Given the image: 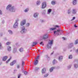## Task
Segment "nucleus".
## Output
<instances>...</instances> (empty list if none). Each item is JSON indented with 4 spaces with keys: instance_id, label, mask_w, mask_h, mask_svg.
I'll list each match as a JSON object with an SVG mask.
<instances>
[{
    "instance_id": "6",
    "label": "nucleus",
    "mask_w": 78,
    "mask_h": 78,
    "mask_svg": "<svg viewBox=\"0 0 78 78\" xmlns=\"http://www.w3.org/2000/svg\"><path fill=\"white\" fill-rule=\"evenodd\" d=\"M26 23V20L24 19L20 23L21 26H23Z\"/></svg>"
},
{
    "instance_id": "33",
    "label": "nucleus",
    "mask_w": 78,
    "mask_h": 78,
    "mask_svg": "<svg viewBox=\"0 0 78 78\" xmlns=\"http://www.w3.org/2000/svg\"><path fill=\"white\" fill-rule=\"evenodd\" d=\"M78 44V40H76V41L75 44V45H76V44Z\"/></svg>"
},
{
    "instance_id": "51",
    "label": "nucleus",
    "mask_w": 78,
    "mask_h": 78,
    "mask_svg": "<svg viewBox=\"0 0 78 78\" xmlns=\"http://www.w3.org/2000/svg\"><path fill=\"white\" fill-rule=\"evenodd\" d=\"M75 19V17H73V20H74Z\"/></svg>"
},
{
    "instance_id": "3",
    "label": "nucleus",
    "mask_w": 78,
    "mask_h": 78,
    "mask_svg": "<svg viewBox=\"0 0 78 78\" xmlns=\"http://www.w3.org/2000/svg\"><path fill=\"white\" fill-rule=\"evenodd\" d=\"M54 34L55 35V36H58V35H61V30L60 29H58L57 30V31H54Z\"/></svg>"
},
{
    "instance_id": "43",
    "label": "nucleus",
    "mask_w": 78,
    "mask_h": 78,
    "mask_svg": "<svg viewBox=\"0 0 78 78\" xmlns=\"http://www.w3.org/2000/svg\"><path fill=\"white\" fill-rule=\"evenodd\" d=\"M39 56H38L37 57V58H36V60H38V59H39Z\"/></svg>"
},
{
    "instance_id": "35",
    "label": "nucleus",
    "mask_w": 78,
    "mask_h": 78,
    "mask_svg": "<svg viewBox=\"0 0 78 78\" xmlns=\"http://www.w3.org/2000/svg\"><path fill=\"white\" fill-rule=\"evenodd\" d=\"M29 10V9L28 8H27L24 11L26 12H28V11Z\"/></svg>"
},
{
    "instance_id": "44",
    "label": "nucleus",
    "mask_w": 78,
    "mask_h": 78,
    "mask_svg": "<svg viewBox=\"0 0 78 78\" xmlns=\"http://www.w3.org/2000/svg\"><path fill=\"white\" fill-rule=\"evenodd\" d=\"M24 73L25 75H27V71H24Z\"/></svg>"
},
{
    "instance_id": "26",
    "label": "nucleus",
    "mask_w": 78,
    "mask_h": 78,
    "mask_svg": "<svg viewBox=\"0 0 78 78\" xmlns=\"http://www.w3.org/2000/svg\"><path fill=\"white\" fill-rule=\"evenodd\" d=\"M74 68L75 69H76V68H78V65L76 64H75L74 65Z\"/></svg>"
},
{
    "instance_id": "25",
    "label": "nucleus",
    "mask_w": 78,
    "mask_h": 78,
    "mask_svg": "<svg viewBox=\"0 0 78 78\" xmlns=\"http://www.w3.org/2000/svg\"><path fill=\"white\" fill-rule=\"evenodd\" d=\"M71 13V10H70V9H68L67 12V13L68 14H70Z\"/></svg>"
},
{
    "instance_id": "22",
    "label": "nucleus",
    "mask_w": 78,
    "mask_h": 78,
    "mask_svg": "<svg viewBox=\"0 0 78 78\" xmlns=\"http://www.w3.org/2000/svg\"><path fill=\"white\" fill-rule=\"evenodd\" d=\"M38 63V60H35V61H34V65H37Z\"/></svg>"
},
{
    "instance_id": "21",
    "label": "nucleus",
    "mask_w": 78,
    "mask_h": 78,
    "mask_svg": "<svg viewBox=\"0 0 78 78\" xmlns=\"http://www.w3.org/2000/svg\"><path fill=\"white\" fill-rule=\"evenodd\" d=\"M55 69V67H52L50 69V72H51L53 70V69Z\"/></svg>"
},
{
    "instance_id": "17",
    "label": "nucleus",
    "mask_w": 78,
    "mask_h": 78,
    "mask_svg": "<svg viewBox=\"0 0 78 78\" xmlns=\"http://www.w3.org/2000/svg\"><path fill=\"white\" fill-rule=\"evenodd\" d=\"M39 70V67H36L35 69V72H37L38 71V70Z\"/></svg>"
},
{
    "instance_id": "1",
    "label": "nucleus",
    "mask_w": 78,
    "mask_h": 78,
    "mask_svg": "<svg viewBox=\"0 0 78 78\" xmlns=\"http://www.w3.org/2000/svg\"><path fill=\"white\" fill-rule=\"evenodd\" d=\"M7 9H9L10 12H15L16 9L14 6L11 7V5L9 4L7 7Z\"/></svg>"
},
{
    "instance_id": "14",
    "label": "nucleus",
    "mask_w": 78,
    "mask_h": 78,
    "mask_svg": "<svg viewBox=\"0 0 78 78\" xmlns=\"http://www.w3.org/2000/svg\"><path fill=\"white\" fill-rule=\"evenodd\" d=\"M46 71V69L45 68H43V69H42V73H44L45 72V71Z\"/></svg>"
},
{
    "instance_id": "24",
    "label": "nucleus",
    "mask_w": 78,
    "mask_h": 78,
    "mask_svg": "<svg viewBox=\"0 0 78 78\" xmlns=\"http://www.w3.org/2000/svg\"><path fill=\"white\" fill-rule=\"evenodd\" d=\"M8 32L10 34H12V31L11 30H8Z\"/></svg>"
},
{
    "instance_id": "9",
    "label": "nucleus",
    "mask_w": 78,
    "mask_h": 78,
    "mask_svg": "<svg viewBox=\"0 0 78 78\" xmlns=\"http://www.w3.org/2000/svg\"><path fill=\"white\" fill-rule=\"evenodd\" d=\"M72 12L73 14H75L76 13V9H73L72 11Z\"/></svg>"
},
{
    "instance_id": "57",
    "label": "nucleus",
    "mask_w": 78,
    "mask_h": 78,
    "mask_svg": "<svg viewBox=\"0 0 78 78\" xmlns=\"http://www.w3.org/2000/svg\"><path fill=\"white\" fill-rule=\"evenodd\" d=\"M42 45H44V44H42Z\"/></svg>"
},
{
    "instance_id": "47",
    "label": "nucleus",
    "mask_w": 78,
    "mask_h": 78,
    "mask_svg": "<svg viewBox=\"0 0 78 78\" xmlns=\"http://www.w3.org/2000/svg\"><path fill=\"white\" fill-rule=\"evenodd\" d=\"M2 23H5V20H3L2 21Z\"/></svg>"
},
{
    "instance_id": "28",
    "label": "nucleus",
    "mask_w": 78,
    "mask_h": 78,
    "mask_svg": "<svg viewBox=\"0 0 78 78\" xmlns=\"http://www.w3.org/2000/svg\"><path fill=\"white\" fill-rule=\"evenodd\" d=\"M23 51V48H21L20 49V52H22Z\"/></svg>"
},
{
    "instance_id": "30",
    "label": "nucleus",
    "mask_w": 78,
    "mask_h": 78,
    "mask_svg": "<svg viewBox=\"0 0 78 78\" xmlns=\"http://www.w3.org/2000/svg\"><path fill=\"white\" fill-rule=\"evenodd\" d=\"M51 4L53 5H55V4H56V2H55V1H52Z\"/></svg>"
},
{
    "instance_id": "38",
    "label": "nucleus",
    "mask_w": 78,
    "mask_h": 78,
    "mask_svg": "<svg viewBox=\"0 0 78 78\" xmlns=\"http://www.w3.org/2000/svg\"><path fill=\"white\" fill-rule=\"evenodd\" d=\"M24 64H25V63L23 62H22V66L23 67L24 66Z\"/></svg>"
},
{
    "instance_id": "49",
    "label": "nucleus",
    "mask_w": 78,
    "mask_h": 78,
    "mask_svg": "<svg viewBox=\"0 0 78 78\" xmlns=\"http://www.w3.org/2000/svg\"><path fill=\"white\" fill-rule=\"evenodd\" d=\"M20 67V66L19 65H18L17 66V68L18 69H19Z\"/></svg>"
},
{
    "instance_id": "19",
    "label": "nucleus",
    "mask_w": 78,
    "mask_h": 78,
    "mask_svg": "<svg viewBox=\"0 0 78 78\" xmlns=\"http://www.w3.org/2000/svg\"><path fill=\"white\" fill-rule=\"evenodd\" d=\"M73 3L74 5H75L76 4V0H73Z\"/></svg>"
},
{
    "instance_id": "5",
    "label": "nucleus",
    "mask_w": 78,
    "mask_h": 78,
    "mask_svg": "<svg viewBox=\"0 0 78 78\" xmlns=\"http://www.w3.org/2000/svg\"><path fill=\"white\" fill-rule=\"evenodd\" d=\"M27 32V29H25L24 26H23L21 27V30L20 31L21 33H25Z\"/></svg>"
},
{
    "instance_id": "15",
    "label": "nucleus",
    "mask_w": 78,
    "mask_h": 78,
    "mask_svg": "<svg viewBox=\"0 0 78 78\" xmlns=\"http://www.w3.org/2000/svg\"><path fill=\"white\" fill-rule=\"evenodd\" d=\"M7 50L9 51H10L11 50V47L10 46H8L7 47Z\"/></svg>"
},
{
    "instance_id": "20",
    "label": "nucleus",
    "mask_w": 78,
    "mask_h": 78,
    "mask_svg": "<svg viewBox=\"0 0 78 78\" xmlns=\"http://www.w3.org/2000/svg\"><path fill=\"white\" fill-rule=\"evenodd\" d=\"M56 30V27L51 28H50V31H53V30Z\"/></svg>"
},
{
    "instance_id": "48",
    "label": "nucleus",
    "mask_w": 78,
    "mask_h": 78,
    "mask_svg": "<svg viewBox=\"0 0 78 78\" xmlns=\"http://www.w3.org/2000/svg\"><path fill=\"white\" fill-rule=\"evenodd\" d=\"M2 48V44L0 43V49Z\"/></svg>"
},
{
    "instance_id": "18",
    "label": "nucleus",
    "mask_w": 78,
    "mask_h": 78,
    "mask_svg": "<svg viewBox=\"0 0 78 78\" xmlns=\"http://www.w3.org/2000/svg\"><path fill=\"white\" fill-rule=\"evenodd\" d=\"M37 44V42H34L33 43V44L32 45V46L33 47V46H34L35 45H36Z\"/></svg>"
},
{
    "instance_id": "39",
    "label": "nucleus",
    "mask_w": 78,
    "mask_h": 78,
    "mask_svg": "<svg viewBox=\"0 0 78 78\" xmlns=\"http://www.w3.org/2000/svg\"><path fill=\"white\" fill-rule=\"evenodd\" d=\"M17 49L16 48H15L14 49V50L13 51V53H15V52H16V50Z\"/></svg>"
},
{
    "instance_id": "27",
    "label": "nucleus",
    "mask_w": 78,
    "mask_h": 78,
    "mask_svg": "<svg viewBox=\"0 0 78 78\" xmlns=\"http://www.w3.org/2000/svg\"><path fill=\"white\" fill-rule=\"evenodd\" d=\"M40 3H41V2L40 1H38L37 2V5H40Z\"/></svg>"
},
{
    "instance_id": "55",
    "label": "nucleus",
    "mask_w": 78,
    "mask_h": 78,
    "mask_svg": "<svg viewBox=\"0 0 78 78\" xmlns=\"http://www.w3.org/2000/svg\"><path fill=\"white\" fill-rule=\"evenodd\" d=\"M43 43V42H41L40 43V44L41 45L42 44V43Z\"/></svg>"
},
{
    "instance_id": "8",
    "label": "nucleus",
    "mask_w": 78,
    "mask_h": 78,
    "mask_svg": "<svg viewBox=\"0 0 78 78\" xmlns=\"http://www.w3.org/2000/svg\"><path fill=\"white\" fill-rule=\"evenodd\" d=\"M18 25H19V24L18 23H15L13 26V27L14 28H17V27H18Z\"/></svg>"
},
{
    "instance_id": "13",
    "label": "nucleus",
    "mask_w": 78,
    "mask_h": 78,
    "mask_svg": "<svg viewBox=\"0 0 78 78\" xmlns=\"http://www.w3.org/2000/svg\"><path fill=\"white\" fill-rule=\"evenodd\" d=\"M73 43H71L68 46V47L69 48H72V47H73Z\"/></svg>"
},
{
    "instance_id": "36",
    "label": "nucleus",
    "mask_w": 78,
    "mask_h": 78,
    "mask_svg": "<svg viewBox=\"0 0 78 78\" xmlns=\"http://www.w3.org/2000/svg\"><path fill=\"white\" fill-rule=\"evenodd\" d=\"M11 44V42H8L6 43V45H10Z\"/></svg>"
},
{
    "instance_id": "53",
    "label": "nucleus",
    "mask_w": 78,
    "mask_h": 78,
    "mask_svg": "<svg viewBox=\"0 0 78 78\" xmlns=\"http://www.w3.org/2000/svg\"><path fill=\"white\" fill-rule=\"evenodd\" d=\"M63 39H64V40H66V38L64 37H62Z\"/></svg>"
},
{
    "instance_id": "34",
    "label": "nucleus",
    "mask_w": 78,
    "mask_h": 78,
    "mask_svg": "<svg viewBox=\"0 0 78 78\" xmlns=\"http://www.w3.org/2000/svg\"><path fill=\"white\" fill-rule=\"evenodd\" d=\"M30 26V23H27L26 24V26L27 27H29Z\"/></svg>"
},
{
    "instance_id": "32",
    "label": "nucleus",
    "mask_w": 78,
    "mask_h": 78,
    "mask_svg": "<svg viewBox=\"0 0 78 78\" xmlns=\"http://www.w3.org/2000/svg\"><path fill=\"white\" fill-rule=\"evenodd\" d=\"M11 57H10V58H9L6 62V63L7 64L8 63V62H9V61H10V60H11Z\"/></svg>"
},
{
    "instance_id": "23",
    "label": "nucleus",
    "mask_w": 78,
    "mask_h": 78,
    "mask_svg": "<svg viewBox=\"0 0 78 78\" xmlns=\"http://www.w3.org/2000/svg\"><path fill=\"white\" fill-rule=\"evenodd\" d=\"M51 12V9H49L48 10L47 14H50V12Z\"/></svg>"
},
{
    "instance_id": "4",
    "label": "nucleus",
    "mask_w": 78,
    "mask_h": 78,
    "mask_svg": "<svg viewBox=\"0 0 78 78\" xmlns=\"http://www.w3.org/2000/svg\"><path fill=\"white\" fill-rule=\"evenodd\" d=\"M53 40H51L48 42V44L47 45L48 49L51 48V46L53 44Z\"/></svg>"
},
{
    "instance_id": "40",
    "label": "nucleus",
    "mask_w": 78,
    "mask_h": 78,
    "mask_svg": "<svg viewBox=\"0 0 78 78\" xmlns=\"http://www.w3.org/2000/svg\"><path fill=\"white\" fill-rule=\"evenodd\" d=\"M22 75L20 74H19L18 75V78H20V76Z\"/></svg>"
},
{
    "instance_id": "52",
    "label": "nucleus",
    "mask_w": 78,
    "mask_h": 78,
    "mask_svg": "<svg viewBox=\"0 0 78 78\" xmlns=\"http://www.w3.org/2000/svg\"><path fill=\"white\" fill-rule=\"evenodd\" d=\"M53 53H54V52H53L52 53H51V55H53Z\"/></svg>"
},
{
    "instance_id": "29",
    "label": "nucleus",
    "mask_w": 78,
    "mask_h": 78,
    "mask_svg": "<svg viewBox=\"0 0 78 78\" xmlns=\"http://www.w3.org/2000/svg\"><path fill=\"white\" fill-rule=\"evenodd\" d=\"M57 62L56 60H54L53 62V64H55V63H57Z\"/></svg>"
},
{
    "instance_id": "16",
    "label": "nucleus",
    "mask_w": 78,
    "mask_h": 78,
    "mask_svg": "<svg viewBox=\"0 0 78 78\" xmlns=\"http://www.w3.org/2000/svg\"><path fill=\"white\" fill-rule=\"evenodd\" d=\"M8 58V56H5L3 57V61H6Z\"/></svg>"
},
{
    "instance_id": "54",
    "label": "nucleus",
    "mask_w": 78,
    "mask_h": 78,
    "mask_svg": "<svg viewBox=\"0 0 78 78\" xmlns=\"http://www.w3.org/2000/svg\"><path fill=\"white\" fill-rule=\"evenodd\" d=\"M16 45H18V43H16Z\"/></svg>"
},
{
    "instance_id": "11",
    "label": "nucleus",
    "mask_w": 78,
    "mask_h": 78,
    "mask_svg": "<svg viewBox=\"0 0 78 78\" xmlns=\"http://www.w3.org/2000/svg\"><path fill=\"white\" fill-rule=\"evenodd\" d=\"M58 60L60 62L62 61V56H59L58 57Z\"/></svg>"
},
{
    "instance_id": "31",
    "label": "nucleus",
    "mask_w": 78,
    "mask_h": 78,
    "mask_svg": "<svg viewBox=\"0 0 78 78\" xmlns=\"http://www.w3.org/2000/svg\"><path fill=\"white\" fill-rule=\"evenodd\" d=\"M71 67H72V65H69V66H68V69H70V68H71Z\"/></svg>"
},
{
    "instance_id": "10",
    "label": "nucleus",
    "mask_w": 78,
    "mask_h": 78,
    "mask_svg": "<svg viewBox=\"0 0 78 78\" xmlns=\"http://www.w3.org/2000/svg\"><path fill=\"white\" fill-rule=\"evenodd\" d=\"M16 60H15L13 61V62H12L11 63L10 66H13V65H14V64L16 63Z\"/></svg>"
},
{
    "instance_id": "45",
    "label": "nucleus",
    "mask_w": 78,
    "mask_h": 78,
    "mask_svg": "<svg viewBox=\"0 0 78 78\" xmlns=\"http://www.w3.org/2000/svg\"><path fill=\"white\" fill-rule=\"evenodd\" d=\"M48 74H46L44 76V77H47V76H48Z\"/></svg>"
},
{
    "instance_id": "12",
    "label": "nucleus",
    "mask_w": 78,
    "mask_h": 78,
    "mask_svg": "<svg viewBox=\"0 0 78 78\" xmlns=\"http://www.w3.org/2000/svg\"><path fill=\"white\" fill-rule=\"evenodd\" d=\"M38 15H39V13L38 12L35 13L34 14V17H37L38 16Z\"/></svg>"
},
{
    "instance_id": "7",
    "label": "nucleus",
    "mask_w": 78,
    "mask_h": 78,
    "mask_svg": "<svg viewBox=\"0 0 78 78\" xmlns=\"http://www.w3.org/2000/svg\"><path fill=\"white\" fill-rule=\"evenodd\" d=\"M46 7V2H44L42 3V8L44 9Z\"/></svg>"
},
{
    "instance_id": "50",
    "label": "nucleus",
    "mask_w": 78,
    "mask_h": 78,
    "mask_svg": "<svg viewBox=\"0 0 78 78\" xmlns=\"http://www.w3.org/2000/svg\"><path fill=\"white\" fill-rule=\"evenodd\" d=\"M74 26V27H75V28H77V27H78L77 26H76V24H75Z\"/></svg>"
},
{
    "instance_id": "46",
    "label": "nucleus",
    "mask_w": 78,
    "mask_h": 78,
    "mask_svg": "<svg viewBox=\"0 0 78 78\" xmlns=\"http://www.w3.org/2000/svg\"><path fill=\"white\" fill-rule=\"evenodd\" d=\"M2 11L0 10V15H2Z\"/></svg>"
},
{
    "instance_id": "42",
    "label": "nucleus",
    "mask_w": 78,
    "mask_h": 78,
    "mask_svg": "<svg viewBox=\"0 0 78 78\" xmlns=\"http://www.w3.org/2000/svg\"><path fill=\"white\" fill-rule=\"evenodd\" d=\"M55 28H59V26L55 25Z\"/></svg>"
},
{
    "instance_id": "2",
    "label": "nucleus",
    "mask_w": 78,
    "mask_h": 78,
    "mask_svg": "<svg viewBox=\"0 0 78 78\" xmlns=\"http://www.w3.org/2000/svg\"><path fill=\"white\" fill-rule=\"evenodd\" d=\"M48 38V35L47 34H45L43 35L42 37H41V39H44V41H46Z\"/></svg>"
},
{
    "instance_id": "56",
    "label": "nucleus",
    "mask_w": 78,
    "mask_h": 78,
    "mask_svg": "<svg viewBox=\"0 0 78 78\" xmlns=\"http://www.w3.org/2000/svg\"><path fill=\"white\" fill-rule=\"evenodd\" d=\"M43 22H44V21L43 20L41 21V22L42 23Z\"/></svg>"
},
{
    "instance_id": "41",
    "label": "nucleus",
    "mask_w": 78,
    "mask_h": 78,
    "mask_svg": "<svg viewBox=\"0 0 78 78\" xmlns=\"http://www.w3.org/2000/svg\"><path fill=\"white\" fill-rule=\"evenodd\" d=\"M19 21V19H17L15 20V23H18L17 22Z\"/></svg>"
},
{
    "instance_id": "37",
    "label": "nucleus",
    "mask_w": 78,
    "mask_h": 78,
    "mask_svg": "<svg viewBox=\"0 0 78 78\" xmlns=\"http://www.w3.org/2000/svg\"><path fill=\"white\" fill-rule=\"evenodd\" d=\"M72 55H70L69 56V58L72 59Z\"/></svg>"
}]
</instances>
